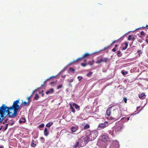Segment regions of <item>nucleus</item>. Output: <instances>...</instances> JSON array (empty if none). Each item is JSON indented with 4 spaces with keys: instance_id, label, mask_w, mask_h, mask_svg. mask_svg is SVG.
I'll return each instance as SVG.
<instances>
[{
    "instance_id": "cd10ccee",
    "label": "nucleus",
    "mask_w": 148,
    "mask_h": 148,
    "mask_svg": "<svg viewBox=\"0 0 148 148\" xmlns=\"http://www.w3.org/2000/svg\"><path fill=\"white\" fill-rule=\"evenodd\" d=\"M117 53L118 56L121 57L122 56V55L121 54V52L120 51H117Z\"/></svg>"
},
{
    "instance_id": "9b49d317",
    "label": "nucleus",
    "mask_w": 148,
    "mask_h": 148,
    "mask_svg": "<svg viewBox=\"0 0 148 148\" xmlns=\"http://www.w3.org/2000/svg\"><path fill=\"white\" fill-rule=\"evenodd\" d=\"M73 107L75 108L76 110L78 111H79L80 110V107L78 105L75 103H73L72 105Z\"/></svg>"
},
{
    "instance_id": "4d7b16f0",
    "label": "nucleus",
    "mask_w": 148,
    "mask_h": 148,
    "mask_svg": "<svg viewBox=\"0 0 148 148\" xmlns=\"http://www.w3.org/2000/svg\"><path fill=\"white\" fill-rule=\"evenodd\" d=\"M116 40H115V41H114L112 42V43L111 44V45H112V44L113 43H115V42H116Z\"/></svg>"
},
{
    "instance_id": "f3484780",
    "label": "nucleus",
    "mask_w": 148,
    "mask_h": 148,
    "mask_svg": "<svg viewBox=\"0 0 148 148\" xmlns=\"http://www.w3.org/2000/svg\"><path fill=\"white\" fill-rule=\"evenodd\" d=\"M9 124H10L11 125H12L13 124V123H11V124L10 123H8V124H6V125H5V127H4V128H3V132L5 131H6L7 130V129L8 128V125Z\"/></svg>"
},
{
    "instance_id": "bf43d9fd",
    "label": "nucleus",
    "mask_w": 148,
    "mask_h": 148,
    "mask_svg": "<svg viewBox=\"0 0 148 148\" xmlns=\"http://www.w3.org/2000/svg\"><path fill=\"white\" fill-rule=\"evenodd\" d=\"M123 36H123L121 37V38H120L119 39V40L120 39L123 38Z\"/></svg>"
},
{
    "instance_id": "69168bd1",
    "label": "nucleus",
    "mask_w": 148,
    "mask_h": 148,
    "mask_svg": "<svg viewBox=\"0 0 148 148\" xmlns=\"http://www.w3.org/2000/svg\"><path fill=\"white\" fill-rule=\"evenodd\" d=\"M135 114H136L133 113V115H135Z\"/></svg>"
},
{
    "instance_id": "20e7f679",
    "label": "nucleus",
    "mask_w": 148,
    "mask_h": 148,
    "mask_svg": "<svg viewBox=\"0 0 148 148\" xmlns=\"http://www.w3.org/2000/svg\"><path fill=\"white\" fill-rule=\"evenodd\" d=\"M88 136L91 141L94 140L98 135V132L96 130L91 132H89Z\"/></svg>"
},
{
    "instance_id": "393cba45",
    "label": "nucleus",
    "mask_w": 148,
    "mask_h": 148,
    "mask_svg": "<svg viewBox=\"0 0 148 148\" xmlns=\"http://www.w3.org/2000/svg\"><path fill=\"white\" fill-rule=\"evenodd\" d=\"M125 47H123L122 48V49L123 50H125L128 47V44L127 42H125Z\"/></svg>"
},
{
    "instance_id": "b1692460",
    "label": "nucleus",
    "mask_w": 148,
    "mask_h": 148,
    "mask_svg": "<svg viewBox=\"0 0 148 148\" xmlns=\"http://www.w3.org/2000/svg\"><path fill=\"white\" fill-rule=\"evenodd\" d=\"M93 72H90L86 74V76L88 77H90L92 75Z\"/></svg>"
},
{
    "instance_id": "473e14b6",
    "label": "nucleus",
    "mask_w": 148,
    "mask_h": 148,
    "mask_svg": "<svg viewBox=\"0 0 148 148\" xmlns=\"http://www.w3.org/2000/svg\"><path fill=\"white\" fill-rule=\"evenodd\" d=\"M66 66L62 70L60 71V73H62L64 72L66 70Z\"/></svg>"
},
{
    "instance_id": "7ed1b4c3",
    "label": "nucleus",
    "mask_w": 148,
    "mask_h": 148,
    "mask_svg": "<svg viewBox=\"0 0 148 148\" xmlns=\"http://www.w3.org/2000/svg\"><path fill=\"white\" fill-rule=\"evenodd\" d=\"M10 109L9 107H8L4 104H3L0 107V114L1 117H3L4 115L6 113H8L10 112Z\"/></svg>"
},
{
    "instance_id": "a878e982",
    "label": "nucleus",
    "mask_w": 148,
    "mask_h": 148,
    "mask_svg": "<svg viewBox=\"0 0 148 148\" xmlns=\"http://www.w3.org/2000/svg\"><path fill=\"white\" fill-rule=\"evenodd\" d=\"M39 98V95L37 94H36L35 95V96L34 98V99L35 100H37Z\"/></svg>"
},
{
    "instance_id": "4c0bfd02",
    "label": "nucleus",
    "mask_w": 148,
    "mask_h": 148,
    "mask_svg": "<svg viewBox=\"0 0 148 148\" xmlns=\"http://www.w3.org/2000/svg\"><path fill=\"white\" fill-rule=\"evenodd\" d=\"M43 90H42L41 91V93H42V97H43L44 95V94L43 93ZM39 93H40V94L41 93V92L40 91L39 92Z\"/></svg>"
},
{
    "instance_id": "412c9836",
    "label": "nucleus",
    "mask_w": 148,
    "mask_h": 148,
    "mask_svg": "<svg viewBox=\"0 0 148 148\" xmlns=\"http://www.w3.org/2000/svg\"><path fill=\"white\" fill-rule=\"evenodd\" d=\"M102 138L103 141H107L108 139V138L105 136H103Z\"/></svg>"
},
{
    "instance_id": "c85d7f7f",
    "label": "nucleus",
    "mask_w": 148,
    "mask_h": 148,
    "mask_svg": "<svg viewBox=\"0 0 148 148\" xmlns=\"http://www.w3.org/2000/svg\"><path fill=\"white\" fill-rule=\"evenodd\" d=\"M89 127V125L88 124H87L85 125L84 127V129H87Z\"/></svg>"
},
{
    "instance_id": "4468645a",
    "label": "nucleus",
    "mask_w": 148,
    "mask_h": 148,
    "mask_svg": "<svg viewBox=\"0 0 148 148\" xmlns=\"http://www.w3.org/2000/svg\"><path fill=\"white\" fill-rule=\"evenodd\" d=\"M49 132L47 128H45L44 130V134L45 136H47L49 134Z\"/></svg>"
},
{
    "instance_id": "052dcab7",
    "label": "nucleus",
    "mask_w": 148,
    "mask_h": 148,
    "mask_svg": "<svg viewBox=\"0 0 148 148\" xmlns=\"http://www.w3.org/2000/svg\"><path fill=\"white\" fill-rule=\"evenodd\" d=\"M140 108V107H138L137 108V110H138V109H139Z\"/></svg>"
},
{
    "instance_id": "603ef678",
    "label": "nucleus",
    "mask_w": 148,
    "mask_h": 148,
    "mask_svg": "<svg viewBox=\"0 0 148 148\" xmlns=\"http://www.w3.org/2000/svg\"><path fill=\"white\" fill-rule=\"evenodd\" d=\"M73 79H71L69 81V82L70 83H71L72 82H73Z\"/></svg>"
},
{
    "instance_id": "aec40b11",
    "label": "nucleus",
    "mask_w": 148,
    "mask_h": 148,
    "mask_svg": "<svg viewBox=\"0 0 148 148\" xmlns=\"http://www.w3.org/2000/svg\"><path fill=\"white\" fill-rule=\"evenodd\" d=\"M70 109L71 110V111L74 113L75 111V109H74V108H73V106H72V105L71 104H70Z\"/></svg>"
},
{
    "instance_id": "680f3d73",
    "label": "nucleus",
    "mask_w": 148,
    "mask_h": 148,
    "mask_svg": "<svg viewBox=\"0 0 148 148\" xmlns=\"http://www.w3.org/2000/svg\"><path fill=\"white\" fill-rule=\"evenodd\" d=\"M1 117H0V121H2V120L1 119Z\"/></svg>"
},
{
    "instance_id": "09e8293b",
    "label": "nucleus",
    "mask_w": 148,
    "mask_h": 148,
    "mask_svg": "<svg viewBox=\"0 0 148 148\" xmlns=\"http://www.w3.org/2000/svg\"><path fill=\"white\" fill-rule=\"evenodd\" d=\"M109 118L110 120H114V118L113 117H111V116Z\"/></svg>"
},
{
    "instance_id": "5701e85b",
    "label": "nucleus",
    "mask_w": 148,
    "mask_h": 148,
    "mask_svg": "<svg viewBox=\"0 0 148 148\" xmlns=\"http://www.w3.org/2000/svg\"><path fill=\"white\" fill-rule=\"evenodd\" d=\"M22 104L24 106H28L29 104V102L28 101L27 102L25 101L22 103Z\"/></svg>"
},
{
    "instance_id": "338daca9",
    "label": "nucleus",
    "mask_w": 148,
    "mask_h": 148,
    "mask_svg": "<svg viewBox=\"0 0 148 148\" xmlns=\"http://www.w3.org/2000/svg\"><path fill=\"white\" fill-rule=\"evenodd\" d=\"M125 34H125V35H124L123 36H124Z\"/></svg>"
},
{
    "instance_id": "0eeeda50",
    "label": "nucleus",
    "mask_w": 148,
    "mask_h": 148,
    "mask_svg": "<svg viewBox=\"0 0 148 148\" xmlns=\"http://www.w3.org/2000/svg\"><path fill=\"white\" fill-rule=\"evenodd\" d=\"M119 142L117 140H114L112 142L109 148H119Z\"/></svg>"
},
{
    "instance_id": "dca6fc26",
    "label": "nucleus",
    "mask_w": 148,
    "mask_h": 148,
    "mask_svg": "<svg viewBox=\"0 0 148 148\" xmlns=\"http://www.w3.org/2000/svg\"><path fill=\"white\" fill-rule=\"evenodd\" d=\"M54 92V90L53 88H51L49 90L46 92V94L48 95L49 94H51Z\"/></svg>"
},
{
    "instance_id": "13d9d810",
    "label": "nucleus",
    "mask_w": 148,
    "mask_h": 148,
    "mask_svg": "<svg viewBox=\"0 0 148 148\" xmlns=\"http://www.w3.org/2000/svg\"><path fill=\"white\" fill-rule=\"evenodd\" d=\"M118 47V45H115V48H116L117 47Z\"/></svg>"
},
{
    "instance_id": "a18cd8bd",
    "label": "nucleus",
    "mask_w": 148,
    "mask_h": 148,
    "mask_svg": "<svg viewBox=\"0 0 148 148\" xmlns=\"http://www.w3.org/2000/svg\"><path fill=\"white\" fill-rule=\"evenodd\" d=\"M137 53H138V54L139 55L142 53L141 51V50L138 51H137Z\"/></svg>"
},
{
    "instance_id": "3c124183",
    "label": "nucleus",
    "mask_w": 148,
    "mask_h": 148,
    "mask_svg": "<svg viewBox=\"0 0 148 148\" xmlns=\"http://www.w3.org/2000/svg\"><path fill=\"white\" fill-rule=\"evenodd\" d=\"M112 51L113 52H115L116 51V49L115 48H114L112 50Z\"/></svg>"
},
{
    "instance_id": "c756f323",
    "label": "nucleus",
    "mask_w": 148,
    "mask_h": 148,
    "mask_svg": "<svg viewBox=\"0 0 148 148\" xmlns=\"http://www.w3.org/2000/svg\"><path fill=\"white\" fill-rule=\"evenodd\" d=\"M79 144V142H76L75 144L74 145L75 147V148H76L78 146Z\"/></svg>"
},
{
    "instance_id": "39448f33",
    "label": "nucleus",
    "mask_w": 148,
    "mask_h": 148,
    "mask_svg": "<svg viewBox=\"0 0 148 148\" xmlns=\"http://www.w3.org/2000/svg\"><path fill=\"white\" fill-rule=\"evenodd\" d=\"M79 141L80 143H81V144L82 143H83V142L84 143L83 144V145H85L88 142L91 140L90 139V138L87 135L84 138L83 140L82 139H81L79 140Z\"/></svg>"
},
{
    "instance_id": "7c9ffc66",
    "label": "nucleus",
    "mask_w": 148,
    "mask_h": 148,
    "mask_svg": "<svg viewBox=\"0 0 148 148\" xmlns=\"http://www.w3.org/2000/svg\"><path fill=\"white\" fill-rule=\"evenodd\" d=\"M44 126V124H40V125H39L38 127L40 128H43Z\"/></svg>"
},
{
    "instance_id": "6ab92c4d",
    "label": "nucleus",
    "mask_w": 148,
    "mask_h": 148,
    "mask_svg": "<svg viewBox=\"0 0 148 148\" xmlns=\"http://www.w3.org/2000/svg\"><path fill=\"white\" fill-rule=\"evenodd\" d=\"M102 60V58H101L100 59H98L97 60L96 62V63L97 64H100L101 62H103Z\"/></svg>"
},
{
    "instance_id": "5fc2aeb1",
    "label": "nucleus",
    "mask_w": 148,
    "mask_h": 148,
    "mask_svg": "<svg viewBox=\"0 0 148 148\" xmlns=\"http://www.w3.org/2000/svg\"><path fill=\"white\" fill-rule=\"evenodd\" d=\"M31 98V97L30 96L27 98V99L28 100V101H29V100Z\"/></svg>"
},
{
    "instance_id": "864d4df0",
    "label": "nucleus",
    "mask_w": 148,
    "mask_h": 148,
    "mask_svg": "<svg viewBox=\"0 0 148 148\" xmlns=\"http://www.w3.org/2000/svg\"><path fill=\"white\" fill-rule=\"evenodd\" d=\"M55 82H50V84H55Z\"/></svg>"
},
{
    "instance_id": "1a4fd4ad",
    "label": "nucleus",
    "mask_w": 148,
    "mask_h": 148,
    "mask_svg": "<svg viewBox=\"0 0 148 148\" xmlns=\"http://www.w3.org/2000/svg\"><path fill=\"white\" fill-rule=\"evenodd\" d=\"M89 55H90L88 53H86L84 55H83L81 58H77L76 60L73 61L72 63H74L76 62H77L78 60H81L82 58L88 56Z\"/></svg>"
},
{
    "instance_id": "a19ab883",
    "label": "nucleus",
    "mask_w": 148,
    "mask_h": 148,
    "mask_svg": "<svg viewBox=\"0 0 148 148\" xmlns=\"http://www.w3.org/2000/svg\"><path fill=\"white\" fill-rule=\"evenodd\" d=\"M40 138L41 140H43V141H42V142L43 143H44L45 142V139L43 137H41Z\"/></svg>"
},
{
    "instance_id": "c9c22d12",
    "label": "nucleus",
    "mask_w": 148,
    "mask_h": 148,
    "mask_svg": "<svg viewBox=\"0 0 148 148\" xmlns=\"http://www.w3.org/2000/svg\"><path fill=\"white\" fill-rule=\"evenodd\" d=\"M81 65L84 67H85L86 65V64L85 63H82L81 64Z\"/></svg>"
},
{
    "instance_id": "e433bc0d",
    "label": "nucleus",
    "mask_w": 148,
    "mask_h": 148,
    "mask_svg": "<svg viewBox=\"0 0 148 148\" xmlns=\"http://www.w3.org/2000/svg\"><path fill=\"white\" fill-rule=\"evenodd\" d=\"M62 85H59L58 86L57 89H58L60 88H61L62 87Z\"/></svg>"
},
{
    "instance_id": "79ce46f5",
    "label": "nucleus",
    "mask_w": 148,
    "mask_h": 148,
    "mask_svg": "<svg viewBox=\"0 0 148 148\" xmlns=\"http://www.w3.org/2000/svg\"><path fill=\"white\" fill-rule=\"evenodd\" d=\"M36 90H34V91L33 92H32V94L30 96V97H32V96L33 95V94H34V92H35Z\"/></svg>"
},
{
    "instance_id": "8fccbe9b",
    "label": "nucleus",
    "mask_w": 148,
    "mask_h": 148,
    "mask_svg": "<svg viewBox=\"0 0 148 148\" xmlns=\"http://www.w3.org/2000/svg\"><path fill=\"white\" fill-rule=\"evenodd\" d=\"M53 77V76H51V77H50V78H49V79H47V80H46V81H45V82H45L46 81H48V80H49L50 79H51V78H52V77Z\"/></svg>"
},
{
    "instance_id": "423d86ee",
    "label": "nucleus",
    "mask_w": 148,
    "mask_h": 148,
    "mask_svg": "<svg viewBox=\"0 0 148 148\" xmlns=\"http://www.w3.org/2000/svg\"><path fill=\"white\" fill-rule=\"evenodd\" d=\"M108 123L107 121H105L103 123L100 124L98 126V130L103 129L108 125Z\"/></svg>"
},
{
    "instance_id": "4be33fe9",
    "label": "nucleus",
    "mask_w": 148,
    "mask_h": 148,
    "mask_svg": "<svg viewBox=\"0 0 148 148\" xmlns=\"http://www.w3.org/2000/svg\"><path fill=\"white\" fill-rule=\"evenodd\" d=\"M53 124L52 122H50L47 123L46 125V126L47 127H50Z\"/></svg>"
},
{
    "instance_id": "2f4dec72",
    "label": "nucleus",
    "mask_w": 148,
    "mask_h": 148,
    "mask_svg": "<svg viewBox=\"0 0 148 148\" xmlns=\"http://www.w3.org/2000/svg\"><path fill=\"white\" fill-rule=\"evenodd\" d=\"M77 79L79 81H80L81 79L83 78V77L81 76H79L77 77Z\"/></svg>"
},
{
    "instance_id": "774afa93",
    "label": "nucleus",
    "mask_w": 148,
    "mask_h": 148,
    "mask_svg": "<svg viewBox=\"0 0 148 148\" xmlns=\"http://www.w3.org/2000/svg\"><path fill=\"white\" fill-rule=\"evenodd\" d=\"M65 76H63V77L64 78L65 77Z\"/></svg>"
},
{
    "instance_id": "ddd939ff",
    "label": "nucleus",
    "mask_w": 148,
    "mask_h": 148,
    "mask_svg": "<svg viewBox=\"0 0 148 148\" xmlns=\"http://www.w3.org/2000/svg\"><path fill=\"white\" fill-rule=\"evenodd\" d=\"M112 107H113V106H112L108 108L106 110V114H107V115H108V116H110V113H111V111H110V109Z\"/></svg>"
},
{
    "instance_id": "f03ea898",
    "label": "nucleus",
    "mask_w": 148,
    "mask_h": 148,
    "mask_svg": "<svg viewBox=\"0 0 148 148\" xmlns=\"http://www.w3.org/2000/svg\"><path fill=\"white\" fill-rule=\"evenodd\" d=\"M122 128V127L120 125L116 124L112 128V130H109L108 132L112 136H113L115 134L120 132Z\"/></svg>"
},
{
    "instance_id": "49530a36",
    "label": "nucleus",
    "mask_w": 148,
    "mask_h": 148,
    "mask_svg": "<svg viewBox=\"0 0 148 148\" xmlns=\"http://www.w3.org/2000/svg\"><path fill=\"white\" fill-rule=\"evenodd\" d=\"M8 119H6L5 120V121L4 122H3V124H4L5 123L7 122V121H8Z\"/></svg>"
},
{
    "instance_id": "58836bf2",
    "label": "nucleus",
    "mask_w": 148,
    "mask_h": 148,
    "mask_svg": "<svg viewBox=\"0 0 148 148\" xmlns=\"http://www.w3.org/2000/svg\"><path fill=\"white\" fill-rule=\"evenodd\" d=\"M132 39V36L131 35H129L128 37V40H130Z\"/></svg>"
},
{
    "instance_id": "6e6552de",
    "label": "nucleus",
    "mask_w": 148,
    "mask_h": 148,
    "mask_svg": "<svg viewBox=\"0 0 148 148\" xmlns=\"http://www.w3.org/2000/svg\"><path fill=\"white\" fill-rule=\"evenodd\" d=\"M78 130V127L77 126H73L71 127V130L72 133L74 134V133L75 132Z\"/></svg>"
},
{
    "instance_id": "6e6d98bb",
    "label": "nucleus",
    "mask_w": 148,
    "mask_h": 148,
    "mask_svg": "<svg viewBox=\"0 0 148 148\" xmlns=\"http://www.w3.org/2000/svg\"><path fill=\"white\" fill-rule=\"evenodd\" d=\"M3 126L2 125L1 127H0V131L2 129Z\"/></svg>"
},
{
    "instance_id": "de8ad7c7",
    "label": "nucleus",
    "mask_w": 148,
    "mask_h": 148,
    "mask_svg": "<svg viewBox=\"0 0 148 148\" xmlns=\"http://www.w3.org/2000/svg\"><path fill=\"white\" fill-rule=\"evenodd\" d=\"M146 41L147 43H148V36L146 38Z\"/></svg>"
},
{
    "instance_id": "f704fd0d",
    "label": "nucleus",
    "mask_w": 148,
    "mask_h": 148,
    "mask_svg": "<svg viewBox=\"0 0 148 148\" xmlns=\"http://www.w3.org/2000/svg\"><path fill=\"white\" fill-rule=\"evenodd\" d=\"M69 70L71 71L72 72H74L75 71L74 69L72 68H70Z\"/></svg>"
},
{
    "instance_id": "e2e57ef3",
    "label": "nucleus",
    "mask_w": 148,
    "mask_h": 148,
    "mask_svg": "<svg viewBox=\"0 0 148 148\" xmlns=\"http://www.w3.org/2000/svg\"><path fill=\"white\" fill-rule=\"evenodd\" d=\"M3 146H0V148H3Z\"/></svg>"
},
{
    "instance_id": "0e129e2a",
    "label": "nucleus",
    "mask_w": 148,
    "mask_h": 148,
    "mask_svg": "<svg viewBox=\"0 0 148 148\" xmlns=\"http://www.w3.org/2000/svg\"><path fill=\"white\" fill-rule=\"evenodd\" d=\"M44 85V83L42 85V86H43Z\"/></svg>"
},
{
    "instance_id": "9d476101",
    "label": "nucleus",
    "mask_w": 148,
    "mask_h": 148,
    "mask_svg": "<svg viewBox=\"0 0 148 148\" xmlns=\"http://www.w3.org/2000/svg\"><path fill=\"white\" fill-rule=\"evenodd\" d=\"M26 120L25 117L21 118L19 120V122L20 123H24L26 122Z\"/></svg>"
},
{
    "instance_id": "c03bdc74",
    "label": "nucleus",
    "mask_w": 148,
    "mask_h": 148,
    "mask_svg": "<svg viewBox=\"0 0 148 148\" xmlns=\"http://www.w3.org/2000/svg\"><path fill=\"white\" fill-rule=\"evenodd\" d=\"M123 100L125 103H127V99L126 98H125V97L124 98Z\"/></svg>"
},
{
    "instance_id": "37998d69",
    "label": "nucleus",
    "mask_w": 148,
    "mask_h": 148,
    "mask_svg": "<svg viewBox=\"0 0 148 148\" xmlns=\"http://www.w3.org/2000/svg\"><path fill=\"white\" fill-rule=\"evenodd\" d=\"M140 34L142 36L144 35L145 34L144 32L143 31H141L140 32Z\"/></svg>"
},
{
    "instance_id": "72a5a7b5",
    "label": "nucleus",
    "mask_w": 148,
    "mask_h": 148,
    "mask_svg": "<svg viewBox=\"0 0 148 148\" xmlns=\"http://www.w3.org/2000/svg\"><path fill=\"white\" fill-rule=\"evenodd\" d=\"M126 119V120H127V121L128 120H129L130 119V117H128L127 118L123 117L122 118L121 120H123V119Z\"/></svg>"
},
{
    "instance_id": "ea45409f",
    "label": "nucleus",
    "mask_w": 148,
    "mask_h": 148,
    "mask_svg": "<svg viewBox=\"0 0 148 148\" xmlns=\"http://www.w3.org/2000/svg\"><path fill=\"white\" fill-rule=\"evenodd\" d=\"M89 64L90 65H92L93 64V62L92 61H90L89 62Z\"/></svg>"
},
{
    "instance_id": "2eb2a0df",
    "label": "nucleus",
    "mask_w": 148,
    "mask_h": 148,
    "mask_svg": "<svg viewBox=\"0 0 148 148\" xmlns=\"http://www.w3.org/2000/svg\"><path fill=\"white\" fill-rule=\"evenodd\" d=\"M37 143V141H35L34 140H32V141L31 146L33 147H34L36 145V143Z\"/></svg>"
},
{
    "instance_id": "bb28decb",
    "label": "nucleus",
    "mask_w": 148,
    "mask_h": 148,
    "mask_svg": "<svg viewBox=\"0 0 148 148\" xmlns=\"http://www.w3.org/2000/svg\"><path fill=\"white\" fill-rule=\"evenodd\" d=\"M121 73L123 75H125L127 74L128 73L127 71H125L124 70H122L121 71Z\"/></svg>"
},
{
    "instance_id": "a211bd4d",
    "label": "nucleus",
    "mask_w": 148,
    "mask_h": 148,
    "mask_svg": "<svg viewBox=\"0 0 148 148\" xmlns=\"http://www.w3.org/2000/svg\"><path fill=\"white\" fill-rule=\"evenodd\" d=\"M102 61L103 62H106L109 61V59L107 58H102Z\"/></svg>"
},
{
    "instance_id": "f257e3e1",
    "label": "nucleus",
    "mask_w": 148,
    "mask_h": 148,
    "mask_svg": "<svg viewBox=\"0 0 148 148\" xmlns=\"http://www.w3.org/2000/svg\"><path fill=\"white\" fill-rule=\"evenodd\" d=\"M19 103V100H16L14 102L12 106L9 107L10 110L13 109L14 111L13 113H12V112H9L6 115L7 116H8V117L14 118L16 115L17 112L20 107L19 105H18Z\"/></svg>"
},
{
    "instance_id": "f8f14e48",
    "label": "nucleus",
    "mask_w": 148,
    "mask_h": 148,
    "mask_svg": "<svg viewBox=\"0 0 148 148\" xmlns=\"http://www.w3.org/2000/svg\"><path fill=\"white\" fill-rule=\"evenodd\" d=\"M146 95L144 93H143L139 95V97L140 99H143L145 98Z\"/></svg>"
}]
</instances>
